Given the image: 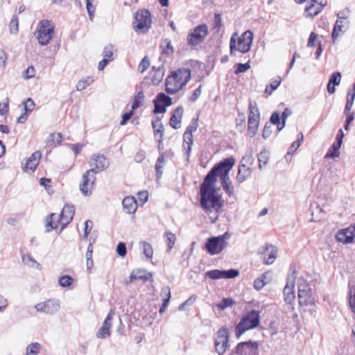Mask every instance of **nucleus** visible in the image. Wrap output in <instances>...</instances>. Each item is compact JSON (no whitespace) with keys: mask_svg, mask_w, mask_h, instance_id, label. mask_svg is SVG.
Returning a JSON list of instances; mask_svg holds the SVG:
<instances>
[{"mask_svg":"<svg viewBox=\"0 0 355 355\" xmlns=\"http://www.w3.org/2000/svg\"><path fill=\"white\" fill-rule=\"evenodd\" d=\"M40 345L38 343H33L26 347V355H37L40 351Z\"/></svg>","mask_w":355,"mask_h":355,"instance_id":"40","label":"nucleus"},{"mask_svg":"<svg viewBox=\"0 0 355 355\" xmlns=\"http://www.w3.org/2000/svg\"><path fill=\"white\" fill-rule=\"evenodd\" d=\"M114 315V311L111 309L105 318L103 326L100 328L96 333V336L98 338H105L110 335V328L112 327V320L113 318V315Z\"/></svg>","mask_w":355,"mask_h":355,"instance_id":"23","label":"nucleus"},{"mask_svg":"<svg viewBox=\"0 0 355 355\" xmlns=\"http://www.w3.org/2000/svg\"><path fill=\"white\" fill-rule=\"evenodd\" d=\"M144 102V94L142 91L137 92L134 98V101L132 102L131 109L132 110H135L137 108L143 105Z\"/></svg>","mask_w":355,"mask_h":355,"instance_id":"33","label":"nucleus"},{"mask_svg":"<svg viewBox=\"0 0 355 355\" xmlns=\"http://www.w3.org/2000/svg\"><path fill=\"white\" fill-rule=\"evenodd\" d=\"M270 124L276 125L277 131L279 132V128L282 125V122L280 121V116L278 112H275L272 114L270 119Z\"/></svg>","mask_w":355,"mask_h":355,"instance_id":"50","label":"nucleus"},{"mask_svg":"<svg viewBox=\"0 0 355 355\" xmlns=\"http://www.w3.org/2000/svg\"><path fill=\"white\" fill-rule=\"evenodd\" d=\"M75 214V207L73 205H66L60 215V218L58 222L54 220L57 218L55 214H51L49 217L46 218V231L51 232L52 230L58 227V224L62 225L61 230H63L73 219Z\"/></svg>","mask_w":355,"mask_h":355,"instance_id":"3","label":"nucleus"},{"mask_svg":"<svg viewBox=\"0 0 355 355\" xmlns=\"http://www.w3.org/2000/svg\"><path fill=\"white\" fill-rule=\"evenodd\" d=\"M348 301L352 312L355 314V285L349 288Z\"/></svg>","mask_w":355,"mask_h":355,"instance_id":"39","label":"nucleus"},{"mask_svg":"<svg viewBox=\"0 0 355 355\" xmlns=\"http://www.w3.org/2000/svg\"><path fill=\"white\" fill-rule=\"evenodd\" d=\"M219 164H222V166L219 167L218 175L221 179V184H225L232 182L230 181L228 173L235 164V159L233 157H229L220 162Z\"/></svg>","mask_w":355,"mask_h":355,"instance_id":"20","label":"nucleus"},{"mask_svg":"<svg viewBox=\"0 0 355 355\" xmlns=\"http://www.w3.org/2000/svg\"><path fill=\"white\" fill-rule=\"evenodd\" d=\"M234 353L236 355H259V344L252 340L239 343Z\"/></svg>","mask_w":355,"mask_h":355,"instance_id":"14","label":"nucleus"},{"mask_svg":"<svg viewBox=\"0 0 355 355\" xmlns=\"http://www.w3.org/2000/svg\"><path fill=\"white\" fill-rule=\"evenodd\" d=\"M123 207L128 214H133L137 208V204L134 197H125L122 202Z\"/></svg>","mask_w":355,"mask_h":355,"instance_id":"28","label":"nucleus"},{"mask_svg":"<svg viewBox=\"0 0 355 355\" xmlns=\"http://www.w3.org/2000/svg\"><path fill=\"white\" fill-rule=\"evenodd\" d=\"M341 146V144L339 143L334 142L332 146H331L330 149L327 152V153L325 155V157L327 158H336L339 157L340 152L339 149Z\"/></svg>","mask_w":355,"mask_h":355,"instance_id":"34","label":"nucleus"},{"mask_svg":"<svg viewBox=\"0 0 355 355\" xmlns=\"http://www.w3.org/2000/svg\"><path fill=\"white\" fill-rule=\"evenodd\" d=\"M165 163L164 153L160 152V155L157 158V163L155 165V170L157 172V178H160L163 173L162 168Z\"/></svg>","mask_w":355,"mask_h":355,"instance_id":"35","label":"nucleus"},{"mask_svg":"<svg viewBox=\"0 0 355 355\" xmlns=\"http://www.w3.org/2000/svg\"><path fill=\"white\" fill-rule=\"evenodd\" d=\"M236 127L240 132L245 128V116L243 113H239L236 118Z\"/></svg>","mask_w":355,"mask_h":355,"instance_id":"43","label":"nucleus"},{"mask_svg":"<svg viewBox=\"0 0 355 355\" xmlns=\"http://www.w3.org/2000/svg\"><path fill=\"white\" fill-rule=\"evenodd\" d=\"M92 82H93V80L89 77L83 78V79L79 80L78 82V83L76 84V89L78 91H82V90L85 89L87 87L90 85Z\"/></svg>","mask_w":355,"mask_h":355,"instance_id":"41","label":"nucleus"},{"mask_svg":"<svg viewBox=\"0 0 355 355\" xmlns=\"http://www.w3.org/2000/svg\"><path fill=\"white\" fill-rule=\"evenodd\" d=\"M295 273V270H293V274L288 277L286 284L284 288V300L288 304V309L291 311H294V306L292 303L295 299L294 288L296 277Z\"/></svg>","mask_w":355,"mask_h":355,"instance_id":"12","label":"nucleus"},{"mask_svg":"<svg viewBox=\"0 0 355 355\" xmlns=\"http://www.w3.org/2000/svg\"><path fill=\"white\" fill-rule=\"evenodd\" d=\"M150 60L147 56H145L140 62L138 66V70L141 73H144L149 67Z\"/></svg>","mask_w":355,"mask_h":355,"instance_id":"53","label":"nucleus"},{"mask_svg":"<svg viewBox=\"0 0 355 355\" xmlns=\"http://www.w3.org/2000/svg\"><path fill=\"white\" fill-rule=\"evenodd\" d=\"M200 204L207 214L215 213L214 217L210 216L211 222L215 223L223 206L221 196L216 193V189H200Z\"/></svg>","mask_w":355,"mask_h":355,"instance_id":"1","label":"nucleus"},{"mask_svg":"<svg viewBox=\"0 0 355 355\" xmlns=\"http://www.w3.org/2000/svg\"><path fill=\"white\" fill-rule=\"evenodd\" d=\"M95 0H86V8L88 12L89 17L91 21H92L94 12L96 10L95 6L92 4Z\"/></svg>","mask_w":355,"mask_h":355,"instance_id":"48","label":"nucleus"},{"mask_svg":"<svg viewBox=\"0 0 355 355\" xmlns=\"http://www.w3.org/2000/svg\"><path fill=\"white\" fill-rule=\"evenodd\" d=\"M183 151L184 152V155L187 157L186 160L187 162H188L189 159L191 147L193 145V135L192 134L184 132L183 135Z\"/></svg>","mask_w":355,"mask_h":355,"instance_id":"29","label":"nucleus"},{"mask_svg":"<svg viewBox=\"0 0 355 355\" xmlns=\"http://www.w3.org/2000/svg\"><path fill=\"white\" fill-rule=\"evenodd\" d=\"M327 0H311L310 5L305 8V13L307 17H313L318 15L322 8L327 5Z\"/></svg>","mask_w":355,"mask_h":355,"instance_id":"22","label":"nucleus"},{"mask_svg":"<svg viewBox=\"0 0 355 355\" xmlns=\"http://www.w3.org/2000/svg\"><path fill=\"white\" fill-rule=\"evenodd\" d=\"M260 121V113L257 103L250 101L249 103V115L248 123V134L253 137L257 134Z\"/></svg>","mask_w":355,"mask_h":355,"instance_id":"8","label":"nucleus"},{"mask_svg":"<svg viewBox=\"0 0 355 355\" xmlns=\"http://www.w3.org/2000/svg\"><path fill=\"white\" fill-rule=\"evenodd\" d=\"M94 169L87 170L83 173L82 182L79 185L81 193L85 196H90L96 181Z\"/></svg>","mask_w":355,"mask_h":355,"instance_id":"11","label":"nucleus"},{"mask_svg":"<svg viewBox=\"0 0 355 355\" xmlns=\"http://www.w3.org/2000/svg\"><path fill=\"white\" fill-rule=\"evenodd\" d=\"M93 223L90 220H87L85 222V231H84V235L83 239H87L88 237V235L89 234L92 229Z\"/></svg>","mask_w":355,"mask_h":355,"instance_id":"62","label":"nucleus"},{"mask_svg":"<svg viewBox=\"0 0 355 355\" xmlns=\"http://www.w3.org/2000/svg\"><path fill=\"white\" fill-rule=\"evenodd\" d=\"M336 237L339 242L343 243H355V225L339 230Z\"/></svg>","mask_w":355,"mask_h":355,"instance_id":"21","label":"nucleus"},{"mask_svg":"<svg viewBox=\"0 0 355 355\" xmlns=\"http://www.w3.org/2000/svg\"><path fill=\"white\" fill-rule=\"evenodd\" d=\"M345 27L344 21L343 20H337L335 23L333 31L331 33V37L333 40L336 39L340 33L343 31V28Z\"/></svg>","mask_w":355,"mask_h":355,"instance_id":"37","label":"nucleus"},{"mask_svg":"<svg viewBox=\"0 0 355 355\" xmlns=\"http://www.w3.org/2000/svg\"><path fill=\"white\" fill-rule=\"evenodd\" d=\"M151 25V15L148 10H139L135 13L133 26L136 32L145 33L148 31Z\"/></svg>","mask_w":355,"mask_h":355,"instance_id":"7","label":"nucleus"},{"mask_svg":"<svg viewBox=\"0 0 355 355\" xmlns=\"http://www.w3.org/2000/svg\"><path fill=\"white\" fill-rule=\"evenodd\" d=\"M110 165L108 159L102 154H94L92 156L89 166L90 169H94L95 174L104 171Z\"/></svg>","mask_w":355,"mask_h":355,"instance_id":"17","label":"nucleus"},{"mask_svg":"<svg viewBox=\"0 0 355 355\" xmlns=\"http://www.w3.org/2000/svg\"><path fill=\"white\" fill-rule=\"evenodd\" d=\"M271 133H272V125L270 123L267 122L263 128L262 137L263 139H266L270 136Z\"/></svg>","mask_w":355,"mask_h":355,"instance_id":"64","label":"nucleus"},{"mask_svg":"<svg viewBox=\"0 0 355 355\" xmlns=\"http://www.w3.org/2000/svg\"><path fill=\"white\" fill-rule=\"evenodd\" d=\"M236 69L234 71V73L236 75H238L241 73H244L247 70H248L250 68V65L248 62H246L245 64L239 63L236 64Z\"/></svg>","mask_w":355,"mask_h":355,"instance_id":"49","label":"nucleus"},{"mask_svg":"<svg viewBox=\"0 0 355 355\" xmlns=\"http://www.w3.org/2000/svg\"><path fill=\"white\" fill-rule=\"evenodd\" d=\"M239 274V270L236 269H230L227 270H212L205 272V277L211 279H232L237 277Z\"/></svg>","mask_w":355,"mask_h":355,"instance_id":"19","label":"nucleus"},{"mask_svg":"<svg viewBox=\"0 0 355 355\" xmlns=\"http://www.w3.org/2000/svg\"><path fill=\"white\" fill-rule=\"evenodd\" d=\"M299 304L300 306H308L311 304L313 302V298L311 296H300L298 297Z\"/></svg>","mask_w":355,"mask_h":355,"instance_id":"63","label":"nucleus"},{"mask_svg":"<svg viewBox=\"0 0 355 355\" xmlns=\"http://www.w3.org/2000/svg\"><path fill=\"white\" fill-rule=\"evenodd\" d=\"M153 70L154 71L153 74L151 77V80L153 85H158L163 79L164 76V67L163 65L155 69V67H153Z\"/></svg>","mask_w":355,"mask_h":355,"instance_id":"30","label":"nucleus"},{"mask_svg":"<svg viewBox=\"0 0 355 355\" xmlns=\"http://www.w3.org/2000/svg\"><path fill=\"white\" fill-rule=\"evenodd\" d=\"M280 83H281V80L279 78L273 80L270 83V85L266 86L265 92L267 93L268 94L270 95L275 90H276L277 89V87L280 85Z\"/></svg>","mask_w":355,"mask_h":355,"instance_id":"42","label":"nucleus"},{"mask_svg":"<svg viewBox=\"0 0 355 355\" xmlns=\"http://www.w3.org/2000/svg\"><path fill=\"white\" fill-rule=\"evenodd\" d=\"M222 26V18L220 14L214 15L213 29L218 32Z\"/></svg>","mask_w":355,"mask_h":355,"instance_id":"52","label":"nucleus"},{"mask_svg":"<svg viewBox=\"0 0 355 355\" xmlns=\"http://www.w3.org/2000/svg\"><path fill=\"white\" fill-rule=\"evenodd\" d=\"M260 322L259 312L252 310L248 312L236 326V336L239 338L246 331L257 327Z\"/></svg>","mask_w":355,"mask_h":355,"instance_id":"5","label":"nucleus"},{"mask_svg":"<svg viewBox=\"0 0 355 355\" xmlns=\"http://www.w3.org/2000/svg\"><path fill=\"white\" fill-rule=\"evenodd\" d=\"M34 107H35V103L31 98H27L24 102V108L25 110V112H26V113L31 112L33 110Z\"/></svg>","mask_w":355,"mask_h":355,"instance_id":"55","label":"nucleus"},{"mask_svg":"<svg viewBox=\"0 0 355 355\" xmlns=\"http://www.w3.org/2000/svg\"><path fill=\"white\" fill-rule=\"evenodd\" d=\"M151 275L150 273H147L146 271L143 270H133L129 277V281L126 282V284L129 282H132L134 281H147L150 279Z\"/></svg>","mask_w":355,"mask_h":355,"instance_id":"27","label":"nucleus"},{"mask_svg":"<svg viewBox=\"0 0 355 355\" xmlns=\"http://www.w3.org/2000/svg\"><path fill=\"white\" fill-rule=\"evenodd\" d=\"M191 70L181 68L171 71L165 80V90L169 94H175L181 90L191 79Z\"/></svg>","mask_w":355,"mask_h":355,"instance_id":"2","label":"nucleus"},{"mask_svg":"<svg viewBox=\"0 0 355 355\" xmlns=\"http://www.w3.org/2000/svg\"><path fill=\"white\" fill-rule=\"evenodd\" d=\"M268 157L267 156V153L266 152H261L258 155V160H259V168L261 169L264 167L268 163Z\"/></svg>","mask_w":355,"mask_h":355,"instance_id":"51","label":"nucleus"},{"mask_svg":"<svg viewBox=\"0 0 355 355\" xmlns=\"http://www.w3.org/2000/svg\"><path fill=\"white\" fill-rule=\"evenodd\" d=\"M298 290H311L307 281L304 277H299L297 279Z\"/></svg>","mask_w":355,"mask_h":355,"instance_id":"60","label":"nucleus"},{"mask_svg":"<svg viewBox=\"0 0 355 355\" xmlns=\"http://www.w3.org/2000/svg\"><path fill=\"white\" fill-rule=\"evenodd\" d=\"M73 278L69 275H63L59 279V285L62 287H69L73 283Z\"/></svg>","mask_w":355,"mask_h":355,"instance_id":"45","label":"nucleus"},{"mask_svg":"<svg viewBox=\"0 0 355 355\" xmlns=\"http://www.w3.org/2000/svg\"><path fill=\"white\" fill-rule=\"evenodd\" d=\"M184 108L182 106L178 107L173 112L169 123L170 125L174 129H178L180 128V123L183 116Z\"/></svg>","mask_w":355,"mask_h":355,"instance_id":"25","label":"nucleus"},{"mask_svg":"<svg viewBox=\"0 0 355 355\" xmlns=\"http://www.w3.org/2000/svg\"><path fill=\"white\" fill-rule=\"evenodd\" d=\"M340 79L341 73L340 72H334L331 75L329 83L334 85H338L340 84Z\"/></svg>","mask_w":355,"mask_h":355,"instance_id":"57","label":"nucleus"},{"mask_svg":"<svg viewBox=\"0 0 355 355\" xmlns=\"http://www.w3.org/2000/svg\"><path fill=\"white\" fill-rule=\"evenodd\" d=\"M237 33H234L232 35L230 42V55H236V52L238 51L242 53L248 52L251 48L253 41V33L248 30L245 31L240 37L238 39L236 44Z\"/></svg>","mask_w":355,"mask_h":355,"instance_id":"4","label":"nucleus"},{"mask_svg":"<svg viewBox=\"0 0 355 355\" xmlns=\"http://www.w3.org/2000/svg\"><path fill=\"white\" fill-rule=\"evenodd\" d=\"M196 295H191L189 298H188L185 302H184L179 306L178 309L180 311H184L186 306H189L192 305L193 302L196 300Z\"/></svg>","mask_w":355,"mask_h":355,"instance_id":"54","label":"nucleus"},{"mask_svg":"<svg viewBox=\"0 0 355 355\" xmlns=\"http://www.w3.org/2000/svg\"><path fill=\"white\" fill-rule=\"evenodd\" d=\"M116 252L120 257H125L127 253L125 244L123 242H120L118 243L116 246Z\"/></svg>","mask_w":355,"mask_h":355,"instance_id":"61","label":"nucleus"},{"mask_svg":"<svg viewBox=\"0 0 355 355\" xmlns=\"http://www.w3.org/2000/svg\"><path fill=\"white\" fill-rule=\"evenodd\" d=\"M18 20L16 17L12 18L10 22L9 28L11 34H17L18 32Z\"/></svg>","mask_w":355,"mask_h":355,"instance_id":"59","label":"nucleus"},{"mask_svg":"<svg viewBox=\"0 0 355 355\" xmlns=\"http://www.w3.org/2000/svg\"><path fill=\"white\" fill-rule=\"evenodd\" d=\"M159 47L162 50V54L169 55L174 53L173 47L171 44V41L168 38L162 40Z\"/></svg>","mask_w":355,"mask_h":355,"instance_id":"31","label":"nucleus"},{"mask_svg":"<svg viewBox=\"0 0 355 355\" xmlns=\"http://www.w3.org/2000/svg\"><path fill=\"white\" fill-rule=\"evenodd\" d=\"M234 304H235V302L232 298H223L218 306L220 309H225L228 306H231Z\"/></svg>","mask_w":355,"mask_h":355,"instance_id":"58","label":"nucleus"},{"mask_svg":"<svg viewBox=\"0 0 355 355\" xmlns=\"http://www.w3.org/2000/svg\"><path fill=\"white\" fill-rule=\"evenodd\" d=\"M303 138H304L303 135L302 133H300L298 135V138H297V141H294L291 145L288 152V154H293V153H295L297 150V149L300 146V144L303 140Z\"/></svg>","mask_w":355,"mask_h":355,"instance_id":"44","label":"nucleus"},{"mask_svg":"<svg viewBox=\"0 0 355 355\" xmlns=\"http://www.w3.org/2000/svg\"><path fill=\"white\" fill-rule=\"evenodd\" d=\"M113 51L114 46L112 44H109L105 46L103 55L104 58H107L110 61L113 60Z\"/></svg>","mask_w":355,"mask_h":355,"instance_id":"47","label":"nucleus"},{"mask_svg":"<svg viewBox=\"0 0 355 355\" xmlns=\"http://www.w3.org/2000/svg\"><path fill=\"white\" fill-rule=\"evenodd\" d=\"M35 309L37 311L53 315L58 311L60 309V303L58 300L51 299L37 304L35 306Z\"/></svg>","mask_w":355,"mask_h":355,"instance_id":"18","label":"nucleus"},{"mask_svg":"<svg viewBox=\"0 0 355 355\" xmlns=\"http://www.w3.org/2000/svg\"><path fill=\"white\" fill-rule=\"evenodd\" d=\"M54 26L49 20H42L40 23L37 38L41 45H47L53 37Z\"/></svg>","mask_w":355,"mask_h":355,"instance_id":"9","label":"nucleus"},{"mask_svg":"<svg viewBox=\"0 0 355 355\" xmlns=\"http://www.w3.org/2000/svg\"><path fill=\"white\" fill-rule=\"evenodd\" d=\"M230 238V234L227 232L218 236H211L207 240L205 248L211 255L218 254L227 246Z\"/></svg>","mask_w":355,"mask_h":355,"instance_id":"6","label":"nucleus"},{"mask_svg":"<svg viewBox=\"0 0 355 355\" xmlns=\"http://www.w3.org/2000/svg\"><path fill=\"white\" fill-rule=\"evenodd\" d=\"M229 340V331L225 327L220 328L216 333L214 345L218 355H223L226 352Z\"/></svg>","mask_w":355,"mask_h":355,"instance_id":"13","label":"nucleus"},{"mask_svg":"<svg viewBox=\"0 0 355 355\" xmlns=\"http://www.w3.org/2000/svg\"><path fill=\"white\" fill-rule=\"evenodd\" d=\"M153 128L154 130L155 137H157L159 135V137H164V125L159 119H157L155 121L152 122Z\"/></svg>","mask_w":355,"mask_h":355,"instance_id":"32","label":"nucleus"},{"mask_svg":"<svg viewBox=\"0 0 355 355\" xmlns=\"http://www.w3.org/2000/svg\"><path fill=\"white\" fill-rule=\"evenodd\" d=\"M220 166H222V164L219 163L214 166L204 178L203 182L200 185V189H216L215 183L216 182V178L218 176L219 167Z\"/></svg>","mask_w":355,"mask_h":355,"instance_id":"15","label":"nucleus"},{"mask_svg":"<svg viewBox=\"0 0 355 355\" xmlns=\"http://www.w3.org/2000/svg\"><path fill=\"white\" fill-rule=\"evenodd\" d=\"M22 261L24 262V264L28 266L33 267L35 265L37 268L40 266V264L35 261V260L28 254H25L22 256Z\"/></svg>","mask_w":355,"mask_h":355,"instance_id":"46","label":"nucleus"},{"mask_svg":"<svg viewBox=\"0 0 355 355\" xmlns=\"http://www.w3.org/2000/svg\"><path fill=\"white\" fill-rule=\"evenodd\" d=\"M164 237L167 244V252H170L176 241V236L175 234L171 232H166L164 234Z\"/></svg>","mask_w":355,"mask_h":355,"instance_id":"36","label":"nucleus"},{"mask_svg":"<svg viewBox=\"0 0 355 355\" xmlns=\"http://www.w3.org/2000/svg\"><path fill=\"white\" fill-rule=\"evenodd\" d=\"M42 157V153L40 151H35L33 153L31 157L28 158V159L26 161V163L24 166V171H31L33 172L35 171L40 159Z\"/></svg>","mask_w":355,"mask_h":355,"instance_id":"24","label":"nucleus"},{"mask_svg":"<svg viewBox=\"0 0 355 355\" xmlns=\"http://www.w3.org/2000/svg\"><path fill=\"white\" fill-rule=\"evenodd\" d=\"M155 114L164 113L166 110V107L172 105V98L165 94L164 93H159L156 98L153 100Z\"/></svg>","mask_w":355,"mask_h":355,"instance_id":"16","label":"nucleus"},{"mask_svg":"<svg viewBox=\"0 0 355 355\" xmlns=\"http://www.w3.org/2000/svg\"><path fill=\"white\" fill-rule=\"evenodd\" d=\"M208 34L206 24H200L195 27L187 35V43L191 46H196L203 42Z\"/></svg>","mask_w":355,"mask_h":355,"instance_id":"10","label":"nucleus"},{"mask_svg":"<svg viewBox=\"0 0 355 355\" xmlns=\"http://www.w3.org/2000/svg\"><path fill=\"white\" fill-rule=\"evenodd\" d=\"M291 111L290 109L288 108H285L282 114V116H281V119H282V125L281 126L279 127V131H281L285 126L286 125V121L288 118V116H290L291 114Z\"/></svg>","mask_w":355,"mask_h":355,"instance_id":"56","label":"nucleus"},{"mask_svg":"<svg viewBox=\"0 0 355 355\" xmlns=\"http://www.w3.org/2000/svg\"><path fill=\"white\" fill-rule=\"evenodd\" d=\"M245 159V157H243L241 159V164L239 166L238 173L236 175V180L241 183L246 179L247 177H248L251 171L249 167H248L245 164H243V161Z\"/></svg>","mask_w":355,"mask_h":355,"instance_id":"26","label":"nucleus"},{"mask_svg":"<svg viewBox=\"0 0 355 355\" xmlns=\"http://www.w3.org/2000/svg\"><path fill=\"white\" fill-rule=\"evenodd\" d=\"M139 245L142 246L144 254L147 258H152L153 255V249L152 245L146 241H141Z\"/></svg>","mask_w":355,"mask_h":355,"instance_id":"38","label":"nucleus"}]
</instances>
